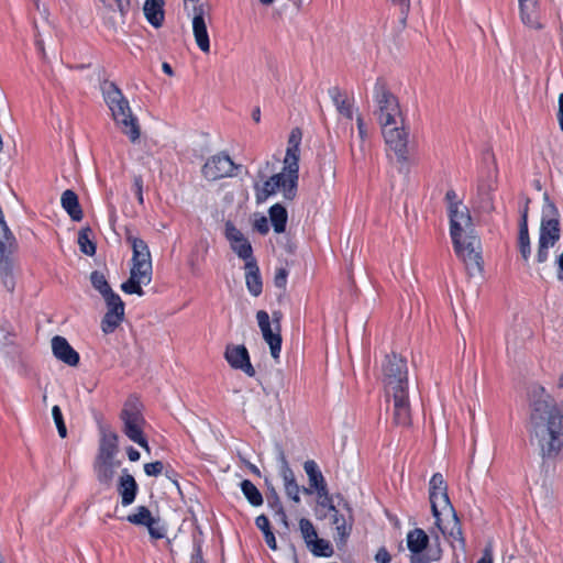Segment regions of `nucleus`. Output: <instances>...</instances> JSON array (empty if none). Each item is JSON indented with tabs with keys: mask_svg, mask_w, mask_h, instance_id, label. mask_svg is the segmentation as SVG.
Segmentation results:
<instances>
[{
	"mask_svg": "<svg viewBox=\"0 0 563 563\" xmlns=\"http://www.w3.org/2000/svg\"><path fill=\"white\" fill-rule=\"evenodd\" d=\"M120 417L123 422L124 434L131 441L150 452L147 440L143 434L145 420L141 413L137 402L135 400H129L125 402Z\"/></svg>",
	"mask_w": 563,
	"mask_h": 563,
	"instance_id": "9",
	"label": "nucleus"
},
{
	"mask_svg": "<svg viewBox=\"0 0 563 563\" xmlns=\"http://www.w3.org/2000/svg\"><path fill=\"white\" fill-rule=\"evenodd\" d=\"M303 468L309 479V487L302 488V492L307 495H311L312 493L327 495V483L318 464L313 460H308L305 462Z\"/></svg>",
	"mask_w": 563,
	"mask_h": 563,
	"instance_id": "22",
	"label": "nucleus"
},
{
	"mask_svg": "<svg viewBox=\"0 0 563 563\" xmlns=\"http://www.w3.org/2000/svg\"><path fill=\"white\" fill-rule=\"evenodd\" d=\"M456 254L463 260L468 269H482L481 241L474 233L452 240Z\"/></svg>",
	"mask_w": 563,
	"mask_h": 563,
	"instance_id": "10",
	"label": "nucleus"
},
{
	"mask_svg": "<svg viewBox=\"0 0 563 563\" xmlns=\"http://www.w3.org/2000/svg\"><path fill=\"white\" fill-rule=\"evenodd\" d=\"M477 563H494V556H493V547L490 543H488L485 549L483 550L482 558L477 561Z\"/></svg>",
	"mask_w": 563,
	"mask_h": 563,
	"instance_id": "52",
	"label": "nucleus"
},
{
	"mask_svg": "<svg viewBox=\"0 0 563 563\" xmlns=\"http://www.w3.org/2000/svg\"><path fill=\"white\" fill-rule=\"evenodd\" d=\"M231 249L236 253V255L247 261L255 260L253 257V249L251 243L247 241L246 238L242 239L241 242H236L231 244Z\"/></svg>",
	"mask_w": 563,
	"mask_h": 563,
	"instance_id": "41",
	"label": "nucleus"
},
{
	"mask_svg": "<svg viewBox=\"0 0 563 563\" xmlns=\"http://www.w3.org/2000/svg\"><path fill=\"white\" fill-rule=\"evenodd\" d=\"M267 504L274 510L275 515L278 516L279 520L283 522L285 527L288 526L287 516L285 514L283 504L279 499V496L274 487L271 488L267 494Z\"/></svg>",
	"mask_w": 563,
	"mask_h": 563,
	"instance_id": "36",
	"label": "nucleus"
},
{
	"mask_svg": "<svg viewBox=\"0 0 563 563\" xmlns=\"http://www.w3.org/2000/svg\"><path fill=\"white\" fill-rule=\"evenodd\" d=\"M518 235H529L528 218H526V214H521L520 217Z\"/></svg>",
	"mask_w": 563,
	"mask_h": 563,
	"instance_id": "56",
	"label": "nucleus"
},
{
	"mask_svg": "<svg viewBox=\"0 0 563 563\" xmlns=\"http://www.w3.org/2000/svg\"><path fill=\"white\" fill-rule=\"evenodd\" d=\"M429 499L437 529L454 547L456 541L461 549L465 548L460 519L453 508L449 495L448 485L440 473L433 474L429 483Z\"/></svg>",
	"mask_w": 563,
	"mask_h": 563,
	"instance_id": "4",
	"label": "nucleus"
},
{
	"mask_svg": "<svg viewBox=\"0 0 563 563\" xmlns=\"http://www.w3.org/2000/svg\"><path fill=\"white\" fill-rule=\"evenodd\" d=\"M528 396L530 441L543 457H555L563 450V411L540 385H532Z\"/></svg>",
	"mask_w": 563,
	"mask_h": 563,
	"instance_id": "1",
	"label": "nucleus"
},
{
	"mask_svg": "<svg viewBox=\"0 0 563 563\" xmlns=\"http://www.w3.org/2000/svg\"><path fill=\"white\" fill-rule=\"evenodd\" d=\"M107 303V312L101 321L102 331L108 334L112 333L124 319V302L115 292H111L103 297Z\"/></svg>",
	"mask_w": 563,
	"mask_h": 563,
	"instance_id": "17",
	"label": "nucleus"
},
{
	"mask_svg": "<svg viewBox=\"0 0 563 563\" xmlns=\"http://www.w3.org/2000/svg\"><path fill=\"white\" fill-rule=\"evenodd\" d=\"M126 520L132 525L146 527L154 540L163 539L166 536V527L159 517H154L145 506L136 507L135 511L126 517Z\"/></svg>",
	"mask_w": 563,
	"mask_h": 563,
	"instance_id": "14",
	"label": "nucleus"
},
{
	"mask_svg": "<svg viewBox=\"0 0 563 563\" xmlns=\"http://www.w3.org/2000/svg\"><path fill=\"white\" fill-rule=\"evenodd\" d=\"M224 234L228 241L230 242V245L236 242H241V240L245 238L243 233L231 221H228L225 223Z\"/></svg>",
	"mask_w": 563,
	"mask_h": 563,
	"instance_id": "44",
	"label": "nucleus"
},
{
	"mask_svg": "<svg viewBox=\"0 0 563 563\" xmlns=\"http://www.w3.org/2000/svg\"><path fill=\"white\" fill-rule=\"evenodd\" d=\"M429 543V537L422 529H415L407 536V545L413 554L411 563H430L432 560L440 559V551L434 556L421 555Z\"/></svg>",
	"mask_w": 563,
	"mask_h": 563,
	"instance_id": "20",
	"label": "nucleus"
},
{
	"mask_svg": "<svg viewBox=\"0 0 563 563\" xmlns=\"http://www.w3.org/2000/svg\"><path fill=\"white\" fill-rule=\"evenodd\" d=\"M241 489L252 506H261L263 504V496L257 487L249 479L241 483Z\"/></svg>",
	"mask_w": 563,
	"mask_h": 563,
	"instance_id": "35",
	"label": "nucleus"
},
{
	"mask_svg": "<svg viewBox=\"0 0 563 563\" xmlns=\"http://www.w3.org/2000/svg\"><path fill=\"white\" fill-rule=\"evenodd\" d=\"M164 3V0H145L143 5L144 15L154 27H159L163 24Z\"/></svg>",
	"mask_w": 563,
	"mask_h": 563,
	"instance_id": "30",
	"label": "nucleus"
},
{
	"mask_svg": "<svg viewBox=\"0 0 563 563\" xmlns=\"http://www.w3.org/2000/svg\"><path fill=\"white\" fill-rule=\"evenodd\" d=\"M542 219L540 224L537 262L543 264L549 260L550 249L554 247L561 236L559 211L549 195L543 196Z\"/></svg>",
	"mask_w": 563,
	"mask_h": 563,
	"instance_id": "7",
	"label": "nucleus"
},
{
	"mask_svg": "<svg viewBox=\"0 0 563 563\" xmlns=\"http://www.w3.org/2000/svg\"><path fill=\"white\" fill-rule=\"evenodd\" d=\"M318 503L322 507H327L331 512H334L336 507L333 505V499L329 494V490L327 489V495H318Z\"/></svg>",
	"mask_w": 563,
	"mask_h": 563,
	"instance_id": "49",
	"label": "nucleus"
},
{
	"mask_svg": "<svg viewBox=\"0 0 563 563\" xmlns=\"http://www.w3.org/2000/svg\"><path fill=\"white\" fill-rule=\"evenodd\" d=\"M35 45H36L37 49L44 55L45 54V49H44V42H43V40H41L38 36H36Z\"/></svg>",
	"mask_w": 563,
	"mask_h": 563,
	"instance_id": "61",
	"label": "nucleus"
},
{
	"mask_svg": "<svg viewBox=\"0 0 563 563\" xmlns=\"http://www.w3.org/2000/svg\"><path fill=\"white\" fill-rule=\"evenodd\" d=\"M128 457L132 462H136L140 459V452L135 450L133 446L128 448L126 450Z\"/></svg>",
	"mask_w": 563,
	"mask_h": 563,
	"instance_id": "58",
	"label": "nucleus"
},
{
	"mask_svg": "<svg viewBox=\"0 0 563 563\" xmlns=\"http://www.w3.org/2000/svg\"><path fill=\"white\" fill-rule=\"evenodd\" d=\"M164 465L161 461L147 463L144 465V472L148 476H158L163 472Z\"/></svg>",
	"mask_w": 563,
	"mask_h": 563,
	"instance_id": "47",
	"label": "nucleus"
},
{
	"mask_svg": "<svg viewBox=\"0 0 563 563\" xmlns=\"http://www.w3.org/2000/svg\"><path fill=\"white\" fill-rule=\"evenodd\" d=\"M445 199L448 200V209L453 207V205H463L461 201L457 200V195L454 190H449L445 195Z\"/></svg>",
	"mask_w": 563,
	"mask_h": 563,
	"instance_id": "55",
	"label": "nucleus"
},
{
	"mask_svg": "<svg viewBox=\"0 0 563 563\" xmlns=\"http://www.w3.org/2000/svg\"><path fill=\"white\" fill-rule=\"evenodd\" d=\"M90 282L92 287L98 290L102 297L113 292L106 279V276L101 272H92L90 275Z\"/></svg>",
	"mask_w": 563,
	"mask_h": 563,
	"instance_id": "38",
	"label": "nucleus"
},
{
	"mask_svg": "<svg viewBox=\"0 0 563 563\" xmlns=\"http://www.w3.org/2000/svg\"><path fill=\"white\" fill-rule=\"evenodd\" d=\"M60 203L71 220L80 221L82 219V210L75 191L70 189L65 190L62 195Z\"/></svg>",
	"mask_w": 563,
	"mask_h": 563,
	"instance_id": "31",
	"label": "nucleus"
},
{
	"mask_svg": "<svg viewBox=\"0 0 563 563\" xmlns=\"http://www.w3.org/2000/svg\"><path fill=\"white\" fill-rule=\"evenodd\" d=\"M288 272L285 268H278L275 274L274 284L278 288H285L287 284Z\"/></svg>",
	"mask_w": 563,
	"mask_h": 563,
	"instance_id": "48",
	"label": "nucleus"
},
{
	"mask_svg": "<svg viewBox=\"0 0 563 563\" xmlns=\"http://www.w3.org/2000/svg\"><path fill=\"white\" fill-rule=\"evenodd\" d=\"M374 114L379 125L401 124L404 122L398 98L390 91L386 81L378 78L373 88Z\"/></svg>",
	"mask_w": 563,
	"mask_h": 563,
	"instance_id": "8",
	"label": "nucleus"
},
{
	"mask_svg": "<svg viewBox=\"0 0 563 563\" xmlns=\"http://www.w3.org/2000/svg\"><path fill=\"white\" fill-rule=\"evenodd\" d=\"M126 241L133 251L132 264H152L151 252L145 241L132 235L130 232L126 233Z\"/></svg>",
	"mask_w": 563,
	"mask_h": 563,
	"instance_id": "27",
	"label": "nucleus"
},
{
	"mask_svg": "<svg viewBox=\"0 0 563 563\" xmlns=\"http://www.w3.org/2000/svg\"><path fill=\"white\" fill-rule=\"evenodd\" d=\"M390 560V554L385 548H380L375 555L376 563H389Z\"/></svg>",
	"mask_w": 563,
	"mask_h": 563,
	"instance_id": "53",
	"label": "nucleus"
},
{
	"mask_svg": "<svg viewBox=\"0 0 563 563\" xmlns=\"http://www.w3.org/2000/svg\"><path fill=\"white\" fill-rule=\"evenodd\" d=\"M308 549L317 556L329 558L333 554V548L328 540L320 539L319 537L314 540Z\"/></svg>",
	"mask_w": 563,
	"mask_h": 563,
	"instance_id": "39",
	"label": "nucleus"
},
{
	"mask_svg": "<svg viewBox=\"0 0 563 563\" xmlns=\"http://www.w3.org/2000/svg\"><path fill=\"white\" fill-rule=\"evenodd\" d=\"M225 360L233 368L243 371L247 376L253 377L255 375V369L250 362L249 352L244 345L228 346Z\"/></svg>",
	"mask_w": 563,
	"mask_h": 563,
	"instance_id": "21",
	"label": "nucleus"
},
{
	"mask_svg": "<svg viewBox=\"0 0 563 563\" xmlns=\"http://www.w3.org/2000/svg\"><path fill=\"white\" fill-rule=\"evenodd\" d=\"M343 510L339 509L333 512L332 516V525L335 528L336 536L334 537V541L339 548L344 547L351 532L354 523V518L352 514V509L347 503H344Z\"/></svg>",
	"mask_w": 563,
	"mask_h": 563,
	"instance_id": "19",
	"label": "nucleus"
},
{
	"mask_svg": "<svg viewBox=\"0 0 563 563\" xmlns=\"http://www.w3.org/2000/svg\"><path fill=\"white\" fill-rule=\"evenodd\" d=\"M101 89L114 122L131 142H136L141 134L140 124L132 113L128 99L114 82L106 81Z\"/></svg>",
	"mask_w": 563,
	"mask_h": 563,
	"instance_id": "6",
	"label": "nucleus"
},
{
	"mask_svg": "<svg viewBox=\"0 0 563 563\" xmlns=\"http://www.w3.org/2000/svg\"><path fill=\"white\" fill-rule=\"evenodd\" d=\"M91 230L89 228L81 229L78 234V245L80 251L89 256L95 255L96 245L90 239Z\"/></svg>",
	"mask_w": 563,
	"mask_h": 563,
	"instance_id": "37",
	"label": "nucleus"
},
{
	"mask_svg": "<svg viewBox=\"0 0 563 563\" xmlns=\"http://www.w3.org/2000/svg\"><path fill=\"white\" fill-rule=\"evenodd\" d=\"M239 167L228 154L218 153L207 159L201 173L207 180L214 181L224 177L235 176L234 170Z\"/></svg>",
	"mask_w": 563,
	"mask_h": 563,
	"instance_id": "13",
	"label": "nucleus"
},
{
	"mask_svg": "<svg viewBox=\"0 0 563 563\" xmlns=\"http://www.w3.org/2000/svg\"><path fill=\"white\" fill-rule=\"evenodd\" d=\"M254 229L261 234H266L269 231L268 220L262 216L254 221Z\"/></svg>",
	"mask_w": 563,
	"mask_h": 563,
	"instance_id": "50",
	"label": "nucleus"
},
{
	"mask_svg": "<svg viewBox=\"0 0 563 563\" xmlns=\"http://www.w3.org/2000/svg\"><path fill=\"white\" fill-rule=\"evenodd\" d=\"M252 119H253L256 123H258V122H260V120H261V110H260V108H255V109L253 110V112H252Z\"/></svg>",
	"mask_w": 563,
	"mask_h": 563,
	"instance_id": "63",
	"label": "nucleus"
},
{
	"mask_svg": "<svg viewBox=\"0 0 563 563\" xmlns=\"http://www.w3.org/2000/svg\"><path fill=\"white\" fill-rule=\"evenodd\" d=\"M284 487H285L286 495L291 500H294L296 504L300 503L299 493L301 489H300L299 485L297 484V482L284 485Z\"/></svg>",
	"mask_w": 563,
	"mask_h": 563,
	"instance_id": "46",
	"label": "nucleus"
},
{
	"mask_svg": "<svg viewBox=\"0 0 563 563\" xmlns=\"http://www.w3.org/2000/svg\"><path fill=\"white\" fill-rule=\"evenodd\" d=\"M299 529L307 547L310 545L314 540H317V530L309 519L301 518L299 520Z\"/></svg>",
	"mask_w": 563,
	"mask_h": 563,
	"instance_id": "40",
	"label": "nucleus"
},
{
	"mask_svg": "<svg viewBox=\"0 0 563 563\" xmlns=\"http://www.w3.org/2000/svg\"><path fill=\"white\" fill-rule=\"evenodd\" d=\"M52 416H53L54 422L56 424L59 437L63 439L66 438L67 437V428L64 422L62 410L58 406H54L52 408Z\"/></svg>",
	"mask_w": 563,
	"mask_h": 563,
	"instance_id": "43",
	"label": "nucleus"
},
{
	"mask_svg": "<svg viewBox=\"0 0 563 563\" xmlns=\"http://www.w3.org/2000/svg\"><path fill=\"white\" fill-rule=\"evenodd\" d=\"M256 527L263 532L266 544L272 549H277L276 538L271 529L269 520L265 515H260L255 519Z\"/></svg>",
	"mask_w": 563,
	"mask_h": 563,
	"instance_id": "34",
	"label": "nucleus"
},
{
	"mask_svg": "<svg viewBox=\"0 0 563 563\" xmlns=\"http://www.w3.org/2000/svg\"><path fill=\"white\" fill-rule=\"evenodd\" d=\"M356 124H357L358 135H360L361 140L364 141L367 137L368 133H367V128H366L362 117H357Z\"/></svg>",
	"mask_w": 563,
	"mask_h": 563,
	"instance_id": "54",
	"label": "nucleus"
},
{
	"mask_svg": "<svg viewBox=\"0 0 563 563\" xmlns=\"http://www.w3.org/2000/svg\"><path fill=\"white\" fill-rule=\"evenodd\" d=\"M387 146L395 152L398 159L405 161L407 154L408 132L401 124L380 125Z\"/></svg>",
	"mask_w": 563,
	"mask_h": 563,
	"instance_id": "18",
	"label": "nucleus"
},
{
	"mask_svg": "<svg viewBox=\"0 0 563 563\" xmlns=\"http://www.w3.org/2000/svg\"><path fill=\"white\" fill-rule=\"evenodd\" d=\"M556 264H558V266H559V268H560V272H561V273L559 274L558 278H559L560 280H563V274H562V273H563V251H562V254L558 257V260H556Z\"/></svg>",
	"mask_w": 563,
	"mask_h": 563,
	"instance_id": "60",
	"label": "nucleus"
},
{
	"mask_svg": "<svg viewBox=\"0 0 563 563\" xmlns=\"http://www.w3.org/2000/svg\"><path fill=\"white\" fill-rule=\"evenodd\" d=\"M52 351L57 360L68 366H77L79 364V354L71 347L64 336L55 335L52 339Z\"/></svg>",
	"mask_w": 563,
	"mask_h": 563,
	"instance_id": "24",
	"label": "nucleus"
},
{
	"mask_svg": "<svg viewBox=\"0 0 563 563\" xmlns=\"http://www.w3.org/2000/svg\"><path fill=\"white\" fill-rule=\"evenodd\" d=\"M245 282L249 291L257 297L262 294L263 283L260 274V268L255 260L247 261L245 263Z\"/></svg>",
	"mask_w": 563,
	"mask_h": 563,
	"instance_id": "28",
	"label": "nucleus"
},
{
	"mask_svg": "<svg viewBox=\"0 0 563 563\" xmlns=\"http://www.w3.org/2000/svg\"><path fill=\"white\" fill-rule=\"evenodd\" d=\"M558 120L561 130L563 131V92L559 96V110H558Z\"/></svg>",
	"mask_w": 563,
	"mask_h": 563,
	"instance_id": "57",
	"label": "nucleus"
},
{
	"mask_svg": "<svg viewBox=\"0 0 563 563\" xmlns=\"http://www.w3.org/2000/svg\"><path fill=\"white\" fill-rule=\"evenodd\" d=\"M133 187L135 190V195L137 197V201L143 205L144 198H143V179L141 176H135L133 180Z\"/></svg>",
	"mask_w": 563,
	"mask_h": 563,
	"instance_id": "51",
	"label": "nucleus"
},
{
	"mask_svg": "<svg viewBox=\"0 0 563 563\" xmlns=\"http://www.w3.org/2000/svg\"><path fill=\"white\" fill-rule=\"evenodd\" d=\"M162 69L168 76H173L174 75L173 68H172V66L168 63H163Z\"/></svg>",
	"mask_w": 563,
	"mask_h": 563,
	"instance_id": "62",
	"label": "nucleus"
},
{
	"mask_svg": "<svg viewBox=\"0 0 563 563\" xmlns=\"http://www.w3.org/2000/svg\"><path fill=\"white\" fill-rule=\"evenodd\" d=\"M520 19L522 23L531 29H541L542 24L539 19V2L528 1L519 3Z\"/></svg>",
	"mask_w": 563,
	"mask_h": 563,
	"instance_id": "29",
	"label": "nucleus"
},
{
	"mask_svg": "<svg viewBox=\"0 0 563 563\" xmlns=\"http://www.w3.org/2000/svg\"><path fill=\"white\" fill-rule=\"evenodd\" d=\"M192 7V32L198 47L203 52L210 51V41L207 31L206 18L210 16V8L202 0H191Z\"/></svg>",
	"mask_w": 563,
	"mask_h": 563,
	"instance_id": "11",
	"label": "nucleus"
},
{
	"mask_svg": "<svg viewBox=\"0 0 563 563\" xmlns=\"http://www.w3.org/2000/svg\"><path fill=\"white\" fill-rule=\"evenodd\" d=\"M382 382L387 400L391 404L393 423L409 427L412 418L406 358L396 353L386 355L382 363Z\"/></svg>",
	"mask_w": 563,
	"mask_h": 563,
	"instance_id": "2",
	"label": "nucleus"
},
{
	"mask_svg": "<svg viewBox=\"0 0 563 563\" xmlns=\"http://www.w3.org/2000/svg\"><path fill=\"white\" fill-rule=\"evenodd\" d=\"M249 468H250V471H251L253 474H255V475H257V476H260V475H261V472H260V470H258V467H257L256 465H254V464H250V465H249Z\"/></svg>",
	"mask_w": 563,
	"mask_h": 563,
	"instance_id": "64",
	"label": "nucleus"
},
{
	"mask_svg": "<svg viewBox=\"0 0 563 563\" xmlns=\"http://www.w3.org/2000/svg\"><path fill=\"white\" fill-rule=\"evenodd\" d=\"M517 245L519 253L525 263H528L531 257V242L529 235H518Z\"/></svg>",
	"mask_w": 563,
	"mask_h": 563,
	"instance_id": "42",
	"label": "nucleus"
},
{
	"mask_svg": "<svg viewBox=\"0 0 563 563\" xmlns=\"http://www.w3.org/2000/svg\"><path fill=\"white\" fill-rule=\"evenodd\" d=\"M393 3L401 7L404 13H408L410 9V0H390Z\"/></svg>",
	"mask_w": 563,
	"mask_h": 563,
	"instance_id": "59",
	"label": "nucleus"
},
{
	"mask_svg": "<svg viewBox=\"0 0 563 563\" xmlns=\"http://www.w3.org/2000/svg\"><path fill=\"white\" fill-rule=\"evenodd\" d=\"M269 220L276 233H283L286 230L288 213L284 206L275 203L268 210Z\"/></svg>",
	"mask_w": 563,
	"mask_h": 563,
	"instance_id": "33",
	"label": "nucleus"
},
{
	"mask_svg": "<svg viewBox=\"0 0 563 563\" xmlns=\"http://www.w3.org/2000/svg\"><path fill=\"white\" fill-rule=\"evenodd\" d=\"M450 234L452 240L475 232L468 208L464 205H453L449 208Z\"/></svg>",
	"mask_w": 563,
	"mask_h": 563,
	"instance_id": "15",
	"label": "nucleus"
},
{
	"mask_svg": "<svg viewBox=\"0 0 563 563\" xmlns=\"http://www.w3.org/2000/svg\"><path fill=\"white\" fill-rule=\"evenodd\" d=\"M13 253L0 254V277L3 286L9 290L13 291L15 287V279L13 275Z\"/></svg>",
	"mask_w": 563,
	"mask_h": 563,
	"instance_id": "32",
	"label": "nucleus"
},
{
	"mask_svg": "<svg viewBox=\"0 0 563 563\" xmlns=\"http://www.w3.org/2000/svg\"><path fill=\"white\" fill-rule=\"evenodd\" d=\"M302 132L299 128L291 130L280 173L272 175L262 185L255 184V199L257 203L266 201L271 196L282 192L286 200H294L297 196L299 179V156Z\"/></svg>",
	"mask_w": 563,
	"mask_h": 563,
	"instance_id": "3",
	"label": "nucleus"
},
{
	"mask_svg": "<svg viewBox=\"0 0 563 563\" xmlns=\"http://www.w3.org/2000/svg\"><path fill=\"white\" fill-rule=\"evenodd\" d=\"M119 437L108 428L101 429V439L98 453L95 457L92 470L99 485L109 489L112 487L121 461L117 459L119 453Z\"/></svg>",
	"mask_w": 563,
	"mask_h": 563,
	"instance_id": "5",
	"label": "nucleus"
},
{
	"mask_svg": "<svg viewBox=\"0 0 563 563\" xmlns=\"http://www.w3.org/2000/svg\"><path fill=\"white\" fill-rule=\"evenodd\" d=\"M153 265L152 264H132L130 277L121 285V289L125 294H136L143 296L142 286H147L152 282Z\"/></svg>",
	"mask_w": 563,
	"mask_h": 563,
	"instance_id": "16",
	"label": "nucleus"
},
{
	"mask_svg": "<svg viewBox=\"0 0 563 563\" xmlns=\"http://www.w3.org/2000/svg\"><path fill=\"white\" fill-rule=\"evenodd\" d=\"M109 14L104 18L106 23L113 30L124 24L125 14L130 7L129 0H102Z\"/></svg>",
	"mask_w": 563,
	"mask_h": 563,
	"instance_id": "23",
	"label": "nucleus"
},
{
	"mask_svg": "<svg viewBox=\"0 0 563 563\" xmlns=\"http://www.w3.org/2000/svg\"><path fill=\"white\" fill-rule=\"evenodd\" d=\"M329 96L335 106V109L340 115L347 120L353 119V99L347 93L341 90L339 87H332L329 89Z\"/></svg>",
	"mask_w": 563,
	"mask_h": 563,
	"instance_id": "26",
	"label": "nucleus"
},
{
	"mask_svg": "<svg viewBox=\"0 0 563 563\" xmlns=\"http://www.w3.org/2000/svg\"><path fill=\"white\" fill-rule=\"evenodd\" d=\"M280 460H282L280 475L283 477L284 485L295 483L296 482L295 474H294L292 470L289 467L288 462H287L286 457L284 456V454H282Z\"/></svg>",
	"mask_w": 563,
	"mask_h": 563,
	"instance_id": "45",
	"label": "nucleus"
},
{
	"mask_svg": "<svg viewBox=\"0 0 563 563\" xmlns=\"http://www.w3.org/2000/svg\"><path fill=\"white\" fill-rule=\"evenodd\" d=\"M256 319L263 339L269 345L272 357L278 361L282 351L280 323L278 319L271 322L268 313L264 310L257 311Z\"/></svg>",
	"mask_w": 563,
	"mask_h": 563,
	"instance_id": "12",
	"label": "nucleus"
},
{
	"mask_svg": "<svg viewBox=\"0 0 563 563\" xmlns=\"http://www.w3.org/2000/svg\"><path fill=\"white\" fill-rule=\"evenodd\" d=\"M139 486L134 477L124 470L119 477L118 493L121 496L122 506L126 507L134 503Z\"/></svg>",
	"mask_w": 563,
	"mask_h": 563,
	"instance_id": "25",
	"label": "nucleus"
}]
</instances>
